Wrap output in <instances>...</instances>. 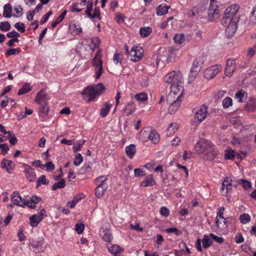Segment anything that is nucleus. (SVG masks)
Segmentation results:
<instances>
[{
  "label": "nucleus",
  "mask_w": 256,
  "mask_h": 256,
  "mask_svg": "<svg viewBox=\"0 0 256 256\" xmlns=\"http://www.w3.org/2000/svg\"><path fill=\"white\" fill-rule=\"evenodd\" d=\"M248 96L247 93L242 90H238L234 96L236 99L239 102H244Z\"/></svg>",
  "instance_id": "obj_27"
},
{
  "label": "nucleus",
  "mask_w": 256,
  "mask_h": 256,
  "mask_svg": "<svg viewBox=\"0 0 256 256\" xmlns=\"http://www.w3.org/2000/svg\"><path fill=\"white\" fill-rule=\"evenodd\" d=\"M206 60V58L204 56H199L196 58L193 62L191 68L192 70H199L198 67L201 68L203 65Z\"/></svg>",
  "instance_id": "obj_25"
},
{
  "label": "nucleus",
  "mask_w": 256,
  "mask_h": 256,
  "mask_svg": "<svg viewBox=\"0 0 256 256\" xmlns=\"http://www.w3.org/2000/svg\"><path fill=\"white\" fill-rule=\"evenodd\" d=\"M108 224L102 227L99 230V234L102 240L106 242H110L113 239V236L109 229Z\"/></svg>",
  "instance_id": "obj_9"
},
{
  "label": "nucleus",
  "mask_w": 256,
  "mask_h": 256,
  "mask_svg": "<svg viewBox=\"0 0 256 256\" xmlns=\"http://www.w3.org/2000/svg\"><path fill=\"white\" fill-rule=\"evenodd\" d=\"M222 70L220 64H216L206 68L204 72V76L206 79L213 78Z\"/></svg>",
  "instance_id": "obj_7"
},
{
  "label": "nucleus",
  "mask_w": 256,
  "mask_h": 256,
  "mask_svg": "<svg viewBox=\"0 0 256 256\" xmlns=\"http://www.w3.org/2000/svg\"><path fill=\"white\" fill-rule=\"evenodd\" d=\"M48 112V103L40 104L39 116L42 118L46 117Z\"/></svg>",
  "instance_id": "obj_28"
},
{
  "label": "nucleus",
  "mask_w": 256,
  "mask_h": 256,
  "mask_svg": "<svg viewBox=\"0 0 256 256\" xmlns=\"http://www.w3.org/2000/svg\"><path fill=\"white\" fill-rule=\"evenodd\" d=\"M165 232L168 234L173 233L176 236H180L182 232L176 228H170L166 229Z\"/></svg>",
  "instance_id": "obj_45"
},
{
  "label": "nucleus",
  "mask_w": 256,
  "mask_h": 256,
  "mask_svg": "<svg viewBox=\"0 0 256 256\" xmlns=\"http://www.w3.org/2000/svg\"><path fill=\"white\" fill-rule=\"evenodd\" d=\"M195 150L198 154H210L214 158L218 154V151L214 146L206 139H202L198 142L195 146Z\"/></svg>",
  "instance_id": "obj_2"
},
{
  "label": "nucleus",
  "mask_w": 256,
  "mask_h": 256,
  "mask_svg": "<svg viewBox=\"0 0 256 256\" xmlns=\"http://www.w3.org/2000/svg\"><path fill=\"white\" fill-rule=\"evenodd\" d=\"M238 21V20L234 19L231 22H228L224 26L226 27V33L228 37H232L235 34L238 28L236 24Z\"/></svg>",
  "instance_id": "obj_14"
},
{
  "label": "nucleus",
  "mask_w": 256,
  "mask_h": 256,
  "mask_svg": "<svg viewBox=\"0 0 256 256\" xmlns=\"http://www.w3.org/2000/svg\"><path fill=\"white\" fill-rule=\"evenodd\" d=\"M24 172L27 180L30 182H34L36 178V176L34 169L26 164H24Z\"/></svg>",
  "instance_id": "obj_15"
},
{
  "label": "nucleus",
  "mask_w": 256,
  "mask_h": 256,
  "mask_svg": "<svg viewBox=\"0 0 256 256\" xmlns=\"http://www.w3.org/2000/svg\"><path fill=\"white\" fill-rule=\"evenodd\" d=\"M40 161H33L32 165L40 167L42 169L46 168V170L50 171L54 169V166L52 164V161H50L46 163L45 164H40Z\"/></svg>",
  "instance_id": "obj_23"
},
{
  "label": "nucleus",
  "mask_w": 256,
  "mask_h": 256,
  "mask_svg": "<svg viewBox=\"0 0 256 256\" xmlns=\"http://www.w3.org/2000/svg\"><path fill=\"white\" fill-rule=\"evenodd\" d=\"M182 100L180 96H178L176 100H174L168 109V112L172 114H174L179 108L181 104Z\"/></svg>",
  "instance_id": "obj_21"
},
{
  "label": "nucleus",
  "mask_w": 256,
  "mask_h": 256,
  "mask_svg": "<svg viewBox=\"0 0 256 256\" xmlns=\"http://www.w3.org/2000/svg\"><path fill=\"white\" fill-rule=\"evenodd\" d=\"M208 114V106L202 104L194 114V120L198 123H200L205 120Z\"/></svg>",
  "instance_id": "obj_11"
},
{
  "label": "nucleus",
  "mask_w": 256,
  "mask_h": 256,
  "mask_svg": "<svg viewBox=\"0 0 256 256\" xmlns=\"http://www.w3.org/2000/svg\"><path fill=\"white\" fill-rule=\"evenodd\" d=\"M170 6L166 4H162L156 8V14L158 16H162L167 14Z\"/></svg>",
  "instance_id": "obj_26"
},
{
  "label": "nucleus",
  "mask_w": 256,
  "mask_h": 256,
  "mask_svg": "<svg viewBox=\"0 0 256 256\" xmlns=\"http://www.w3.org/2000/svg\"><path fill=\"white\" fill-rule=\"evenodd\" d=\"M86 141L84 140H80L73 146L72 150L74 152L80 151Z\"/></svg>",
  "instance_id": "obj_40"
},
{
  "label": "nucleus",
  "mask_w": 256,
  "mask_h": 256,
  "mask_svg": "<svg viewBox=\"0 0 256 256\" xmlns=\"http://www.w3.org/2000/svg\"><path fill=\"white\" fill-rule=\"evenodd\" d=\"M174 40L175 43L182 44L185 40L184 35L182 34H175Z\"/></svg>",
  "instance_id": "obj_42"
},
{
  "label": "nucleus",
  "mask_w": 256,
  "mask_h": 256,
  "mask_svg": "<svg viewBox=\"0 0 256 256\" xmlns=\"http://www.w3.org/2000/svg\"><path fill=\"white\" fill-rule=\"evenodd\" d=\"M152 32V28L150 27H143L140 29V34L142 38L148 36Z\"/></svg>",
  "instance_id": "obj_36"
},
{
  "label": "nucleus",
  "mask_w": 256,
  "mask_h": 256,
  "mask_svg": "<svg viewBox=\"0 0 256 256\" xmlns=\"http://www.w3.org/2000/svg\"><path fill=\"white\" fill-rule=\"evenodd\" d=\"M112 104H108L105 102L101 110H100V116L102 118L106 117L110 112V108H112Z\"/></svg>",
  "instance_id": "obj_33"
},
{
  "label": "nucleus",
  "mask_w": 256,
  "mask_h": 256,
  "mask_svg": "<svg viewBox=\"0 0 256 256\" xmlns=\"http://www.w3.org/2000/svg\"><path fill=\"white\" fill-rule=\"evenodd\" d=\"M150 133V130L148 128L146 130H142L140 133L139 138L143 142L147 141L149 140Z\"/></svg>",
  "instance_id": "obj_31"
},
{
  "label": "nucleus",
  "mask_w": 256,
  "mask_h": 256,
  "mask_svg": "<svg viewBox=\"0 0 256 256\" xmlns=\"http://www.w3.org/2000/svg\"><path fill=\"white\" fill-rule=\"evenodd\" d=\"M65 181L64 179L54 184L52 187L53 190H56L57 188H63L65 186Z\"/></svg>",
  "instance_id": "obj_52"
},
{
  "label": "nucleus",
  "mask_w": 256,
  "mask_h": 256,
  "mask_svg": "<svg viewBox=\"0 0 256 256\" xmlns=\"http://www.w3.org/2000/svg\"><path fill=\"white\" fill-rule=\"evenodd\" d=\"M238 183L240 184L244 189L250 188L252 186L251 184L248 181L244 180H240Z\"/></svg>",
  "instance_id": "obj_59"
},
{
  "label": "nucleus",
  "mask_w": 256,
  "mask_h": 256,
  "mask_svg": "<svg viewBox=\"0 0 256 256\" xmlns=\"http://www.w3.org/2000/svg\"><path fill=\"white\" fill-rule=\"evenodd\" d=\"M108 176H101L94 180V182L98 186H102L104 188H108V184L107 182Z\"/></svg>",
  "instance_id": "obj_20"
},
{
  "label": "nucleus",
  "mask_w": 256,
  "mask_h": 256,
  "mask_svg": "<svg viewBox=\"0 0 256 256\" xmlns=\"http://www.w3.org/2000/svg\"><path fill=\"white\" fill-rule=\"evenodd\" d=\"M86 44L88 46L89 49L90 50V54H92L96 48H99L100 40L98 37L94 36L86 39Z\"/></svg>",
  "instance_id": "obj_12"
},
{
  "label": "nucleus",
  "mask_w": 256,
  "mask_h": 256,
  "mask_svg": "<svg viewBox=\"0 0 256 256\" xmlns=\"http://www.w3.org/2000/svg\"><path fill=\"white\" fill-rule=\"evenodd\" d=\"M96 92L99 96L100 94L104 90V86L102 83H99L94 86H92Z\"/></svg>",
  "instance_id": "obj_46"
},
{
  "label": "nucleus",
  "mask_w": 256,
  "mask_h": 256,
  "mask_svg": "<svg viewBox=\"0 0 256 256\" xmlns=\"http://www.w3.org/2000/svg\"><path fill=\"white\" fill-rule=\"evenodd\" d=\"M74 228L78 234H81L84 232V226L82 223L76 224Z\"/></svg>",
  "instance_id": "obj_60"
},
{
  "label": "nucleus",
  "mask_w": 256,
  "mask_h": 256,
  "mask_svg": "<svg viewBox=\"0 0 256 256\" xmlns=\"http://www.w3.org/2000/svg\"><path fill=\"white\" fill-rule=\"evenodd\" d=\"M44 240L42 238H38L36 240H32L30 242V245L34 248L38 252H43L44 250V248L43 245Z\"/></svg>",
  "instance_id": "obj_17"
},
{
  "label": "nucleus",
  "mask_w": 256,
  "mask_h": 256,
  "mask_svg": "<svg viewBox=\"0 0 256 256\" xmlns=\"http://www.w3.org/2000/svg\"><path fill=\"white\" fill-rule=\"evenodd\" d=\"M20 52V49L18 48H10L7 50L6 52V56H13L18 54Z\"/></svg>",
  "instance_id": "obj_54"
},
{
  "label": "nucleus",
  "mask_w": 256,
  "mask_h": 256,
  "mask_svg": "<svg viewBox=\"0 0 256 256\" xmlns=\"http://www.w3.org/2000/svg\"><path fill=\"white\" fill-rule=\"evenodd\" d=\"M123 58V56L121 54L118 52L114 53L113 57V61L116 64H120L122 65V60Z\"/></svg>",
  "instance_id": "obj_47"
},
{
  "label": "nucleus",
  "mask_w": 256,
  "mask_h": 256,
  "mask_svg": "<svg viewBox=\"0 0 256 256\" xmlns=\"http://www.w3.org/2000/svg\"><path fill=\"white\" fill-rule=\"evenodd\" d=\"M108 188L97 186L95 190V195L98 198H102Z\"/></svg>",
  "instance_id": "obj_41"
},
{
  "label": "nucleus",
  "mask_w": 256,
  "mask_h": 256,
  "mask_svg": "<svg viewBox=\"0 0 256 256\" xmlns=\"http://www.w3.org/2000/svg\"><path fill=\"white\" fill-rule=\"evenodd\" d=\"M224 207H221L220 208L218 212L217 213V217L222 218V220L224 222V225L226 224V220L223 216V214L224 212Z\"/></svg>",
  "instance_id": "obj_61"
},
{
  "label": "nucleus",
  "mask_w": 256,
  "mask_h": 256,
  "mask_svg": "<svg viewBox=\"0 0 256 256\" xmlns=\"http://www.w3.org/2000/svg\"><path fill=\"white\" fill-rule=\"evenodd\" d=\"M164 82L170 84V92L176 94L182 90V76L179 72L172 71L164 77Z\"/></svg>",
  "instance_id": "obj_1"
},
{
  "label": "nucleus",
  "mask_w": 256,
  "mask_h": 256,
  "mask_svg": "<svg viewBox=\"0 0 256 256\" xmlns=\"http://www.w3.org/2000/svg\"><path fill=\"white\" fill-rule=\"evenodd\" d=\"M14 27L20 32H24L26 30L24 24L22 22L15 24Z\"/></svg>",
  "instance_id": "obj_62"
},
{
  "label": "nucleus",
  "mask_w": 256,
  "mask_h": 256,
  "mask_svg": "<svg viewBox=\"0 0 256 256\" xmlns=\"http://www.w3.org/2000/svg\"><path fill=\"white\" fill-rule=\"evenodd\" d=\"M107 248L109 252L114 256H120V253L123 251V248L117 244H112L108 246Z\"/></svg>",
  "instance_id": "obj_24"
},
{
  "label": "nucleus",
  "mask_w": 256,
  "mask_h": 256,
  "mask_svg": "<svg viewBox=\"0 0 256 256\" xmlns=\"http://www.w3.org/2000/svg\"><path fill=\"white\" fill-rule=\"evenodd\" d=\"M212 244V241L210 234L208 235L204 234L202 240L197 239L196 242V247L198 252H201L202 250V248L206 249L210 248Z\"/></svg>",
  "instance_id": "obj_5"
},
{
  "label": "nucleus",
  "mask_w": 256,
  "mask_h": 256,
  "mask_svg": "<svg viewBox=\"0 0 256 256\" xmlns=\"http://www.w3.org/2000/svg\"><path fill=\"white\" fill-rule=\"evenodd\" d=\"M134 175L136 178L145 175V171L141 168H136L134 170Z\"/></svg>",
  "instance_id": "obj_57"
},
{
  "label": "nucleus",
  "mask_w": 256,
  "mask_h": 256,
  "mask_svg": "<svg viewBox=\"0 0 256 256\" xmlns=\"http://www.w3.org/2000/svg\"><path fill=\"white\" fill-rule=\"evenodd\" d=\"M236 59L229 58L226 60V66L224 70L225 75L230 77L236 68Z\"/></svg>",
  "instance_id": "obj_10"
},
{
  "label": "nucleus",
  "mask_w": 256,
  "mask_h": 256,
  "mask_svg": "<svg viewBox=\"0 0 256 256\" xmlns=\"http://www.w3.org/2000/svg\"><path fill=\"white\" fill-rule=\"evenodd\" d=\"M28 198L32 203L30 205V208H36V204L39 202L40 198L36 196H32L31 198L28 196Z\"/></svg>",
  "instance_id": "obj_55"
},
{
  "label": "nucleus",
  "mask_w": 256,
  "mask_h": 256,
  "mask_svg": "<svg viewBox=\"0 0 256 256\" xmlns=\"http://www.w3.org/2000/svg\"><path fill=\"white\" fill-rule=\"evenodd\" d=\"M134 98L136 100L140 102H144L148 99V96L144 92H142L139 94H136Z\"/></svg>",
  "instance_id": "obj_49"
},
{
  "label": "nucleus",
  "mask_w": 256,
  "mask_h": 256,
  "mask_svg": "<svg viewBox=\"0 0 256 256\" xmlns=\"http://www.w3.org/2000/svg\"><path fill=\"white\" fill-rule=\"evenodd\" d=\"M232 104V98L230 97H226L222 100V106L224 108H226L231 106Z\"/></svg>",
  "instance_id": "obj_51"
},
{
  "label": "nucleus",
  "mask_w": 256,
  "mask_h": 256,
  "mask_svg": "<svg viewBox=\"0 0 256 256\" xmlns=\"http://www.w3.org/2000/svg\"><path fill=\"white\" fill-rule=\"evenodd\" d=\"M126 155L130 158H132L136 152L135 146L132 144L128 146H127L126 148Z\"/></svg>",
  "instance_id": "obj_32"
},
{
  "label": "nucleus",
  "mask_w": 256,
  "mask_h": 256,
  "mask_svg": "<svg viewBox=\"0 0 256 256\" xmlns=\"http://www.w3.org/2000/svg\"><path fill=\"white\" fill-rule=\"evenodd\" d=\"M32 90V88L28 84H26L18 90V94L22 95L26 92H30Z\"/></svg>",
  "instance_id": "obj_48"
},
{
  "label": "nucleus",
  "mask_w": 256,
  "mask_h": 256,
  "mask_svg": "<svg viewBox=\"0 0 256 256\" xmlns=\"http://www.w3.org/2000/svg\"><path fill=\"white\" fill-rule=\"evenodd\" d=\"M70 26L76 34L80 36L82 33V28L78 23L71 24Z\"/></svg>",
  "instance_id": "obj_35"
},
{
  "label": "nucleus",
  "mask_w": 256,
  "mask_h": 256,
  "mask_svg": "<svg viewBox=\"0 0 256 256\" xmlns=\"http://www.w3.org/2000/svg\"><path fill=\"white\" fill-rule=\"evenodd\" d=\"M222 190L223 191L226 190L224 194L232 190V180L230 178L226 177L224 179L222 184Z\"/></svg>",
  "instance_id": "obj_22"
},
{
  "label": "nucleus",
  "mask_w": 256,
  "mask_h": 256,
  "mask_svg": "<svg viewBox=\"0 0 256 256\" xmlns=\"http://www.w3.org/2000/svg\"><path fill=\"white\" fill-rule=\"evenodd\" d=\"M46 214V210L44 209L41 210L36 214H34L30 218V224L32 227L38 226L40 222L43 219L44 216Z\"/></svg>",
  "instance_id": "obj_13"
},
{
  "label": "nucleus",
  "mask_w": 256,
  "mask_h": 256,
  "mask_svg": "<svg viewBox=\"0 0 256 256\" xmlns=\"http://www.w3.org/2000/svg\"><path fill=\"white\" fill-rule=\"evenodd\" d=\"M248 109L250 111H254L256 108V101L254 100H250L247 104Z\"/></svg>",
  "instance_id": "obj_64"
},
{
  "label": "nucleus",
  "mask_w": 256,
  "mask_h": 256,
  "mask_svg": "<svg viewBox=\"0 0 256 256\" xmlns=\"http://www.w3.org/2000/svg\"><path fill=\"white\" fill-rule=\"evenodd\" d=\"M240 222L242 224H246L250 221V217L247 214H243L240 216Z\"/></svg>",
  "instance_id": "obj_44"
},
{
  "label": "nucleus",
  "mask_w": 256,
  "mask_h": 256,
  "mask_svg": "<svg viewBox=\"0 0 256 256\" xmlns=\"http://www.w3.org/2000/svg\"><path fill=\"white\" fill-rule=\"evenodd\" d=\"M10 28L11 26L8 22H3L0 23V30L3 32L8 31Z\"/></svg>",
  "instance_id": "obj_50"
},
{
  "label": "nucleus",
  "mask_w": 256,
  "mask_h": 256,
  "mask_svg": "<svg viewBox=\"0 0 256 256\" xmlns=\"http://www.w3.org/2000/svg\"><path fill=\"white\" fill-rule=\"evenodd\" d=\"M178 129V124L177 123H171L168 126L166 136H170V135L174 134Z\"/></svg>",
  "instance_id": "obj_38"
},
{
  "label": "nucleus",
  "mask_w": 256,
  "mask_h": 256,
  "mask_svg": "<svg viewBox=\"0 0 256 256\" xmlns=\"http://www.w3.org/2000/svg\"><path fill=\"white\" fill-rule=\"evenodd\" d=\"M2 168H5L7 172L10 173V170L14 169L15 164L14 161H2L1 164Z\"/></svg>",
  "instance_id": "obj_29"
},
{
  "label": "nucleus",
  "mask_w": 256,
  "mask_h": 256,
  "mask_svg": "<svg viewBox=\"0 0 256 256\" xmlns=\"http://www.w3.org/2000/svg\"><path fill=\"white\" fill-rule=\"evenodd\" d=\"M217 3L216 0H210L208 9V17L210 21L219 18L220 10Z\"/></svg>",
  "instance_id": "obj_6"
},
{
  "label": "nucleus",
  "mask_w": 256,
  "mask_h": 256,
  "mask_svg": "<svg viewBox=\"0 0 256 256\" xmlns=\"http://www.w3.org/2000/svg\"><path fill=\"white\" fill-rule=\"evenodd\" d=\"M194 154L190 150H185L184 152H180L178 154L176 158H182L183 160H186L187 159H190L194 158Z\"/></svg>",
  "instance_id": "obj_30"
},
{
  "label": "nucleus",
  "mask_w": 256,
  "mask_h": 256,
  "mask_svg": "<svg viewBox=\"0 0 256 256\" xmlns=\"http://www.w3.org/2000/svg\"><path fill=\"white\" fill-rule=\"evenodd\" d=\"M250 24H254L256 23V6L254 8L252 12V14L250 18Z\"/></svg>",
  "instance_id": "obj_56"
},
{
  "label": "nucleus",
  "mask_w": 256,
  "mask_h": 256,
  "mask_svg": "<svg viewBox=\"0 0 256 256\" xmlns=\"http://www.w3.org/2000/svg\"><path fill=\"white\" fill-rule=\"evenodd\" d=\"M239 8V6L236 4L229 6L225 10L224 15L221 20L222 24L225 26L228 22H231L234 19L238 20L236 14Z\"/></svg>",
  "instance_id": "obj_3"
},
{
  "label": "nucleus",
  "mask_w": 256,
  "mask_h": 256,
  "mask_svg": "<svg viewBox=\"0 0 256 256\" xmlns=\"http://www.w3.org/2000/svg\"><path fill=\"white\" fill-rule=\"evenodd\" d=\"M160 214L165 218L170 215V210L166 206H162L160 210Z\"/></svg>",
  "instance_id": "obj_58"
},
{
  "label": "nucleus",
  "mask_w": 256,
  "mask_h": 256,
  "mask_svg": "<svg viewBox=\"0 0 256 256\" xmlns=\"http://www.w3.org/2000/svg\"><path fill=\"white\" fill-rule=\"evenodd\" d=\"M144 50L140 46L133 47L128 54V58L131 61L136 62L143 56Z\"/></svg>",
  "instance_id": "obj_8"
},
{
  "label": "nucleus",
  "mask_w": 256,
  "mask_h": 256,
  "mask_svg": "<svg viewBox=\"0 0 256 256\" xmlns=\"http://www.w3.org/2000/svg\"><path fill=\"white\" fill-rule=\"evenodd\" d=\"M86 92L89 96V99L90 101L93 100L96 96H98L92 86L88 87L86 90Z\"/></svg>",
  "instance_id": "obj_39"
},
{
  "label": "nucleus",
  "mask_w": 256,
  "mask_h": 256,
  "mask_svg": "<svg viewBox=\"0 0 256 256\" xmlns=\"http://www.w3.org/2000/svg\"><path fill=\"white\" fill-rule=\"evenodd\" d=\"M235 152L232 150H225V158L226 159H232L234 158Z\"/></svg>",
  "instance_id": "obj_63"
},
{
  "label": "nucleus",
  "mask_w": 256,
  "mask_h": 256,
  "mask_svg": "<svg viewBox=\"0 0 256 256\" xmlns=\"http://www.w3.org/2000/svg\"><path fill=\"white\" fill-rule=\"evenodd\" d=\"M11 200L14 204L21 207L25 206L24 198H22L17 192H14L12 194Z\"/></svg>",
  "instance_id": "obj_16"
},
{
  "label": "nucleus",
  "mask_w": 256,
  "mask_h": 256,
  "mask_svg": "<svg viewBox=\"0 0 256 256\" xmlns=\"http://www.w3.org/2000/svg\"><path fill=\"white\" fill-rule=\"evenodd\" d=\"M102 51L98 49L92 61V66L96 72V78H99L103 72L102 62Z\"/></svg>",
  "instance_id": "obj_4"
},
{
  "label": "nucleus",
  "mask_w": 256,
  "mask_h": 256,
  "mask_svg": "<svg viewBox=\"0 0 256 256\" xmlns=\"http://www.w3.org/2000/svg\"><path fill=\"white\" fill-rule=\"evenodd\" d=\"M36 102L39 104L47 102L46 94L44 90H40L36 94L35 98Z\"/></svg>",
  "instance_id": "obj_19"
},
{
  "label": "nucleus",
  "mask_w": 256,
  "mask_h": 256,
  "mask_svg": "<svg viewBox=\"0 0 256 256\" xmlns=\"http://www.w3.org/2000/svg\"><path fill=\"white\" fill-rule=\"evenodd\" d=\"M149 140L154 144H156L160 141V136L158 132L154 130H150Z\"/></svg>",
  "instance_id": "obj_34"
},
{
  "label": "nucleus",
  "mask_w": 256,
  "mask_h": 256,
  "mask_svg": "<svg viewBox=\"0 0 256 256\" xmlns=\"http://www.w3.org/2000/svg\"><path fill=\"white\" fill-rule=\"evenodd\" d=\"M134 106L132 103L128 104L124 109V112L127 114H132L134 110Z\"/></svg>",
  "instance_id": "obj_53"
},
{
  "label": "nucleus",
  "mask_w": 256,
  "mask_h": 256,
  "mask_svg": "<svg viewBox=\"0 0 256 256\" xmlns=\"http://www.w3.org/2000/svg\"><path fill=\"white\" fill-rule=\"evenodd\" d=\"M156 184L154 178L152 174L147 175L144 180L140 182V186L148 187L151 186Z\"/></svg>",
  "instance_id": "obj_18"
},
{
  "label": "nucleus",
  "mask_w": 256,
  "mask_h": 256,
  "mask_svg": "<svg viewBox=\"0 0 256 256\" xmlns=\"http://www.w3.org/2000/svg\"><path fill=\"white\" fill-rule=\"evenodd\" d=\"M12 7L10 4H6L4 8L3 16L5 18H10L12 16Z\"/></svg>",
  "instance_id": "obj_37"
},
{
  "label": "nucleus",
  "mask_w": 256,
  "mask_h": 256,
  "mask_svg": "<svg viewBox=\"0 0 256 256\" xmlns=\"http://www.w3.org/2000/svg\"><path fill=\"white\" fill-rule=\"evenodd\" d=\"M49 180H48L44 175L40 176L36 182V187L40 186L41 184H48Z\"/></svg>",
  "instance_id": "obj_43"
}]
</instances>
